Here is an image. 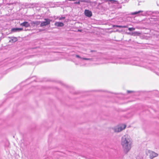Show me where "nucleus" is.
Masks as SVG:
<instances>
[{"mask_svg":"<svg viewBox=\"0 0 159 159\" xmlns=\"http://www.w3.org/2000/svg\"><path fill=\"white\" fill-rule=\"evenodd\" d=\"M20 26L28 27L30 26V24L27 21H24L20 24Z\"/></svg>","mask_w":159,"mask_h":159,"instance_id":"423d86ee","label":"nucleus"},{"mask_svg":"<svg viewBox=\"0 0 159 159\" xmlns=\"http://www.w3.org/2000/svg\"><path fill=\"white\" fill-rule=\"evenodd\" d=\"M12 40H14L15 41H16L17 40V39L15 37L13 38V39H12Z\"/></svg>","mask_w":159,"mask_h":159,"instance_id":"4468645a","label":"nucleus"},{"mask_svg":"<svg viewBox=\"0 0 159 159\" xmlns=\"http://www.w3.org/2000/svg\"><path fill=\"white\" fill-rule=\"evenodd\" d=\"M76 57H77V58H81V57L78 55H76Z\"/></svg>","mask_w":159,"mask_h":159,"instance_id":"f3484780","label":"nucleus"},{"mask_svg":"<svg viewBox=\"0 0 159 159\" xmlns=\"http://www.w3.org/2000/svg\"><path fill=\"white\" fill-rule=\"evenodd\" d=\"M143 11H136V12H135L134 13H131V14L132 15H135V14H137L139 13L140 12H142Z\"/></svg>","mask_w":159,"mask_h":159,"instance_id":"9d476101","label":"nucleus"},{"mask_svg":"<svg viewBox=\"0 0 159 159\" xmlns=\"http://www.w3.org/2000/svg\"><path fill=\"white\" fill-rule=\"evenodd\" d=\"M75 3L77 4H80V2H75Z\"/></svg>","mask_w":159,"mask_h":159,"instance_id":"a211bd4d","label":"nucleus"},{"mask_svg":"<svg viewBox=\"0 0 159 159\" xmlns=\"http://www.w3.org/2000/svg\"><path fill=\"white\" fill-rule=\"evenodd\" d=\"M78 31H79V32H81L82 31V30H78Z\"/></svg>","mask_w":159,"mask_h":159,"instance_id":"aec40b11","label":"nucleus"},{"mask_svg":"<svg viewBox=\"0 0 159 159\" xmlns=\"http://www.w3.org/2000/svg\"><path fill=\"white\" fill-rule=\"evenodd\" d=\"M148 152L149 154V157L151 159H152L154 157H157L158 156L157 154L153 151H148Z\"/></svg>","mask_w":159,"mask_h":159,"instance_id":"20e7f679","label":"nucleus"},{"mask_svg":"<svg viewBox=\"0 0 159 159\" xmlns=\"http://www.w3.org/2000/svg\"><path fill=\"white\" fill-rule=\"evenodd\" d=\"M23 30V28H12L11 30V31L13 32H16L17 31H22Z\"/></svg>","mask_w":159,"mask_h":159,"instance_id":"1a4fd4ad","label":"nucleus"},{"mask_svg":"<svg viewBox=\"0 0 159 159\" xmlns=\"http://www.w3.org/2000/svg\"><path fill=\"white\" fill-rule=\"evenodd\" d=\"M65 17H60L59 18V20H61L63 19H65Z\"/></svg>","mask_w":159,"mask_h":159,"instance_id":"dca6fc26","label":"nucleus"},{"mask_svg":"<svg viewBox=\"0 0 159 159\" xmlns=\"http://www.w3.org/2000/svg\"><path fill=\"white\" fill-rule=\"evenodd\" d=\"M116 27H119V28H125L126 27V26H122L121 25H117L116 26Z\"/></svg>","mask_w":159,"mask_h":159,"instance_id":"9b49d317","label":"nucleus"},{"mask_svg":"<svg viewBox=\"0 0 159 159\" xmlns=\"http://www.w3.org/2000/svg\"><path fill=\"white\" fill-rule=\"evenodd\" d=\"M128 135H125L122 139L121 144L123 148L125 149H127L128 147Z\"/></svg>","mask_w":159,"mask_h":159,"instance_id":"f257e3e1","label":"nucleus"},{"mask_svg":"<svg viewBox=\"0 0 159 159\" xmlns=\"http://www.w3.org/2000/svg\"><path fill=\"white\" fill-rule=\"evenodd\" d=\"M116 26H117V25H113V27H116Z\"/></svg>","mask_w":159,"mask_h":159,"instance_id":"6ab92c4d","label":"nucleus"},{"mask_svg":"<svg viewBox=\"0 0 159 159\" xmlns=\"http://www.w3.org/2000/svg\"><path fill=\"white\" fill-rule=\"evenodd\" d=\"M134 28H130V31L133 30H134Z\"/></svg>","mask_w":159,"mask_h":159,"instance_id":"2eb2a0df","label":"nucleus"},{"mask_svg":"<svg viewBox=\"0 0 159 159\" xmlns=\"http://www.w3.org/2000/svg\"><path fill=\"white\" fill-rule=\"evenodd\" d=\"M45 21H43L40 24V26L43 27V26H45L50 24L51 20L48 19H44Z\"/></svg>","mask_w":159,"mask_h":159,"instance_id":"7ed1b4c3","label":"nucleus"},{"mask_svg":"<svg viewBox=\"0 0 159 159\" xmlns=\"http://www.w3.org/2000/svg\"><path fill=\"white\" fill-rule=\"evenodd\" d=\"M85 16L87 17H90L92 16V12L88 10H85L84 11Z\"/></svg>","mask_w":159,"mask_h":159,"instance_id":"39448f33","label":"nucleus"},{"mask_svg":"<svg viewBox=\"0 0 159 159\" xmlns=\"http://www.w3.org/2000/svg\"><path fill=\"white\" fill-rule=\"evenodd\" d=\"M109 1L111 2L112 3H114L115 2H116V1L114 0H109Z\"/></svg>","mask_w":159,"mask_h":159,"instance_id":"ddd939ff","label":"nucleus"},{"mask_svg":"<svg viewBox=\"0 0 159 159\" xmlns=\"http://www.w3.org/2000/svg\"><path fill=\"white\" fill-rule=\"evenodd\" d=\"M40 22L39 21H33L31 23V24L33 27H34L39 25L40 24Z\"/></svg>","mask_w":159,"mask_h":159,"instance_id":"0eeeda50","label":"nucleus"},{"mask_svg":"<svg viewBox=\"0 0 159 159\" xmlns=\"http://www.w3.org/2000/svg\"><path fill=\"white\" fill-rule=\"evenodd\" d=\"M91 52H95V51L94 50H91Z\"/></svg>","mask_w":159,"mask_h":159,"instance_id":"412c9836","label":"nucleus"},{"mask_svg":"<svg viewBox=\"0 0 159 159\" xmlns=\"http://www.w3.org/2000/svg\"><path fill=\"white\" fill-rule=\"evenodd\" d=\"M82 59L83 60H90L91 59H90V58H82Z\"/></svg>","mask_w":159,"mask_h":159,"instance_id":"f8f14e48","label":"nucleus"},{"mask_svg":"<svg viewBox=\"0 0 159 159\" xmlns=\"http://www.w3.org/2000/svg\"><path fill=\"white\" fill-rule=\"evenodd\" d=\"M55 25L57 27H62L64 25L63 23L60 22H57L55 23Z\"/></svg>","mask_w":159,"mask_h":159,"instance_id":"6e6552de","label":"nucleus"},{"mask_svg":"<svg viewBox=\"0 0 159 159\" xmlns=\"http://www.w3.org/2000/svg\"><path fill=\"white\" fill-rule=\"evenodd\" d=\"M126 127L125 124H121L118 125L114 129V131L116 132H119L125 129Z\"/></svg>","mask_w":159,"mask_h":159,"instance_id":"f03ea898","label":"nucleus"},{"mask_svg":"<svg viewBox=\"0 0 159 159\" xmlns=\"http://www.w3.org/2000/svg\"><path fill=\"white\" fill-rule=\"evenodd\" d=\"M134 34H138V33L137 32H134Z\"/></svg>","mask_w":159,"mask_h":159,"instance_id":"4be33fe9","label":"nucleus"}]
</instances>
